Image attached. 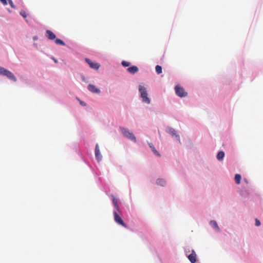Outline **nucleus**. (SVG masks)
Returning a JSON list of instances; mask_svg holds the SVG:
<instances>
[{"label": "nucleus", "instance_id": "nucleus-6", "mask_svg": "<svg viewBox=\"0 0 263 263\" xmlns=\"http://www.w3.org/2000/svg\"><path fill=\"white\" fill-rule=\"evenodd\" d=\"M166 132L172 137H175L176 140L180 142V137L178 134H177L176 132L174 129L168 127L166 129Z\"/></svg>", "mask_w": 263, "mask_h": 263}, {"label": "nucleus", "instance_id": "nucleus-20", "mask_svg": "<svg viewBox=\"0 0 263 263\" xmlns=\"http://www.w3.org/2000/svg\"><path fill=\"white\" fill-rule=\"evenodd\" d=\"M122 65L124 67H127V66H129L130 65V63L128 62H126V61H123L122 62Z\"/></svg>", "mask_w": 263, "mask_h": 263}, {"label": "nucleus", "instance_id": "nucleus-1", "mask_svg": "<svg viewBox=\"0 0 263 263\" xmlns=\"http://www.w3.org/2000/svg\"><path fill=\"white\" fill-rule=\"evenodd\" d=\"M139 91L140 93V96L142 98V101L147 104H150L151 100L148 97V93L146 88L143 86L140 85L139 86Z\"/></svg>", "mask_w": 263, "mask_h": 263}, {"label": "nucleus", "instance_id": "nucleus-7", "mask_svg": "<svg viewBox=\"0 0 263 263\" xmlns=\"http://www.w3.org/2000/svg\"><path fill=\"white\" fill-rule=\"evenodd\" d=\"M187 258L191 262H196L197 260V255L194 250L192 251V253L187 256Z\"/></svg>", "mask_w": 263, "mask_h": 263}, {"label": "nucleus", "instance_id": "nucleus-13", "mask_svg": "<svg viewBox=\"0 0 263 263\" xmlns=\"http://www.w3.org/2000/svg\"><path fill=\"white\" fill-rule=\"evenodd\" d=\"M149 147L151 148L152 150L153 151V152H154V153L157 155V156L158 157H160V154L158 153V152L156 149V148H155V147L154 146V145L152 144H149Z\"/></svg>", "mask_w": 263, "mask_h": 263}, {"label": "nucleus", "instance_id": "nucleus-22", "mask_svg": "<svg viewBox=\"0 0 263 263\" xmlns=\"http://www.w3.org/2000/svg\"><path fill=\"white\" fill-rule=\"evenodd\" d=\"M9 4L12 8H13L14 9L16 8V7H15V5H14L12 0H9Z\"/></svg>", "mask_w": 263, "mask_h": 263}, {"label": "nucleus", "instance_id": "nucleus-5", "mask_svg": "<svg viewBox=\"0 0 263 263\" xmlns=\"http://www.w3.org/2000/svg\"><path fill=\"white\" fill-rule=\"evenodd\" d=\"M85 61L89 65V66L94 69H98L100 66V64L98 63L92 62L89 59H85Z\"/></svg>", "mask_w": 263, "mask_h": 263}, {"label": "nucleus", "instance_id": "nucleus-19", "mask_svg": "<svg viewBox=\"0 0 263 263\" xmlns=\"http://www.w3.org/2000/svg\"><path fill=\"white\" fill-rule=\"evenodd\" d=\"M156 71L157 72V73L158 74H160L161 73H162V67L160 65H157L156 66Z\"/></svg>", "mask_w": 263, "mask_h": 263}, {"label": "nucleus", "instance_id": "nucleus-25", "mask_svg": "<svg viewBox=\"0 0 263 263\" xmlns=\"http://www.w3.org/2000/svg\"><path fill=\"white\" fill-rule=\"evenodd\" d=\"M80 104L83 106H85L86 104L82 101H80Z\"/></svg>", "mask_w": 263, "mask_h": 263}, {"label": "nucleus", "instance_id": "nucleus-26", "mask_svg": "<svg viewBox=\"0 0 263 263\" xmlns=\"http://www.w3.org/2000/svg\"><path fill=\"white\" fill-rule=\"evenodd\" d=\"M112 202H113L114 204L115 205V198H113V199H112Z\"/></svg>", "mask_w": 263, "mask_h": 263}, {"label": "nucleus", "instance_id": "nucleus-8", "mask_svg": "<svg viewBox=\"0 0 263 263\" xmlns=\"http://www.w3.org/2000/svg\"><path fill=\"white\" fill-rule=\"evenodd\" d=\"M95 156L98 161L99 162L101 160L102 156L100 153L98 144H97L95 147Z\"/></svg>", "mask_w": 263, "mask_h": 263}, {"label": "nucleus", "instance_id": "nucleus-21", "mask_svg": "<svg viewBox=\"0 0 263 263\" xmlns=\"http://www.w3.org/2000/svg\"><path fill=\"white\" fill-rule=\"evenodd\" d=\"M20 14L24 17L26 18L27 17V14L25 11H22L20 12Z\"/></svg>", "mask_w": 263, "mask_h": 263}, {"label": "nucleus", "instance_id": "nucleus-27", "mask_svg": "<svg viewBox=\"0 0 263 263\" xmlns=\"http://www.w3.org/2000/svg\"><path fill=\"white\" fill-rule=\"evenodd\" d=\"M114 216H115V211H114Z\"/></svg>", "mask_w": 263, "mask_h": 263}, {"label": "nucleus", "instance_id": "nucleus-18", "mask_svg": "<svg viewBox=\"0 0 263 263\" xmlns=\"http://www.w3.org/2000/svg\"><path fill=\"white\" fill-rule=\"evenodd\" d=\"M55 43L57 44H59V45H61L63 46H64L65 45V43L62 40H61V39H57L55 40Z\"/></svg>", "mask_w": 263, "mask_h": 263}, {"label": "nucleus", "instance_id": "nucleus-14", "mask_svg": "<svg viewBox=\"0 0 263 263\" xmlns=\"http://www.w3.org/2000/svg\"><path fill=\"white\" fill-rule=\"evenodd\" d=\"M224 156V153L222 151H220L219 152L217 155V159L218 160H221L223 159V157Z\"/></svg>", "mask_w": 263, "mask_h": 263}, {"label": "nucleus", "instance_id": "nucleus-23", "mask_svg": "<svg viewBox=\"0 0 263 263\" xmlns=\"http://www.w3.org/2000/svg\"><path fill=\"white\" fill-rule=\"evenodd\" d=\"M255 226L257 227L260 226V222L258 219H255Z\"/></svg>", "mask_w": 263, "mask_h": 263}, {"label": "nucleus", "instance_id": "nucleus-16", "mask_svg": "<svg viewBox=\"0 0 263 263\" xmlns=\"http://www.w3.org/2000/svg\"><path fill=\"white\" fill-rule=\"evenodd\" d=\"M241 176L239 174H236L235 176V181L236 184H239L240 183Z\"/></svg>", "mask_w": 263, "mask_h": 263}, {"label": "nucleus", "instance_id": "nucleus-9", "mask_svg": "<svg viewBox=\"0 0 263 263\" xmlns=\"http://www.w3.org/2000/svg\"><path fill=\"white\" fill-rule=\"evenodd\" d=\"M88 89L92 93H99L100 92V90L92 84L88 85Z\"/></svg>", "mask_w": 263, "mask_h": 263}, {"label": "nucleus", "instance_id": "nucleus-24", "mask_svg": "<svg viewBox=\"0 0 263 263\" xmlns=\"http://www.w3.org/2000/svg\"><path fill=\"white\" fill-rule=\"evenodd\" d=\"M0 2L3 3L4 5H7V0H0Z\"/></svg>", "mask_w": 263, "mask_h": 263}, {"label": "nucleus", "instance_id": "nucleus-3", "mask_svg": "<svg viewBox=\"0 0 263 263\" xmlns=\"http://www.w3.org/2000/svg\"><path fill=\"white\" fill-rule=\"evenodd\" d=\"M0 74L6 76L8 79L12 80L14 81H16V78L11 71L1 66Z\"/></svg>", "mask_w": 263, "mask_h": 263}, {"label": "nucleus", "instance_id": "nucleus-11", "mask_svg": "<svg viewBox=\"0 0 263 263\" xmlns=\"http://www.w3.org/2000/svg\"><path fill=\"white\" fill-rule=\"evenodd\" d=\"M116 222L121 225L122 226L127 228L126 225L125 224L122 218L118 215L116 214Z\"/></svg>", "mask_w": 263, "mask_h": 263}, {"label": "nucleus", "instance_id": "nucleus-10", "mask_svg": "<svg viewBox=\"0 0 263 263\" xmlns=\"http://www.w3.org/2000/svg\"><path fill=\"white\" fill-rule=\"evenodd\" d=\"M46 36L49 40H54L55 39V35L50 30H47L46 31Z\"/></svg>", "mask_w": 263, "mask_h": 263}, {"label": "nucleus", "instance_id": "nucleus-12", "mask_svg": "<svg viewBox=\"0 0 263 263\" xmlns=\"http://www.w3.org/2000/svg\"><path fill=\"white\" fill-rule=\"evenodd\" d=\"M127 71L132 74H134L136 72H138V68L136 66H133L127 68Z\"/></svg>", "mask_w": 263, "mask_h": 263}, {"label": "nucleus", "instance_id": "nucleus-17", "mask_svg": "<svg viewBox=\"0 0 263 263\" xmlns=\"http://www.w3.org/2000/svg\"><path fill=\"white\" fill-rule=\"evenodd\" d=\"M157 183L158 185L163 186L165 184V181L162 179H159L157 181Z\"/></svg>", "mask_w": 263, "mask_h": 263}, {"label": "nucleus", "instance_id": "nucleus-15", "mask_svg": "<svg viewBox=\"0 0 263 263\" xmlns=\"http://www.w3.org/2000/svg\"><path fill=\"white\" fill-rule=\"evenodd\" d=\"M210 224L213 228H214L215 229H217L218 231L219 230V228L218 224L216 221H215V220L211 221Z\"/></svg>", "mask_w": 263, "mask_h": 263}, {"label": "nucleus", "instance_id": "nucleus-2", "mask_svg": "<svg viewBox=\"0 0 263 263\" xmlns=\"http://www.w3.org/2000/svg\"><path fill=\"white\" fill-rule=\"evenodd\" d=\"M120 129L124 137L135 143L136 142V138L132 132H130L128 129L124 127H120Z\"/></svg>", "mask_w": 263, "mask_h": 263}, {"label": "nucleus", "instance_id": "nucleus-4", "mask_svg": "<svg viewBox=\"0 0 263 263\" xmlns=\"http://www.w3.org/2000/svg\"><path fill=\"white\" fill-rule=\"evenodd\" d=\"M176 95L180 97H184L187 96V93L184 88L179 85H176L175 88Z\"/></svg>", "mask_w": 263, "mask_h": 263}]
</instances>
